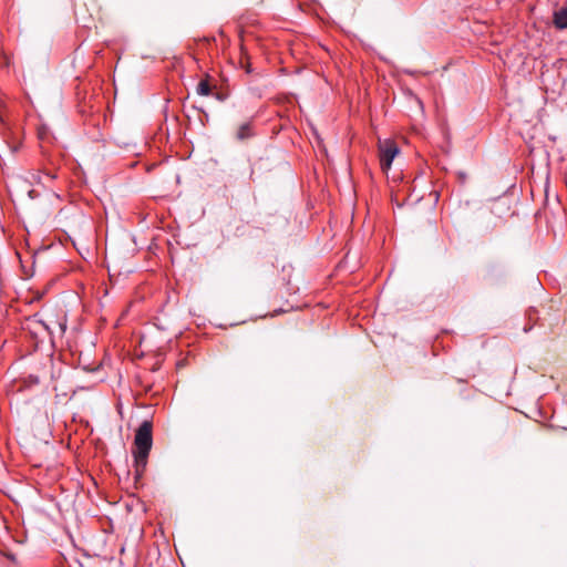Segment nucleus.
<instances>
[{
	"instance_id": "1",
	"label": "nucleus",
	"mask_w": 567,
	"mask_h": 567,
	"mask_svg": "<svg viewBox=\"0 0 567 567\" xmlns=\"http://www.w3.org/2000/svg\"><path fill=\"white\" fill-rule=\"evenodd\" d=\"M153 445L152 423L144 421L135 432L134 437V477L137 482L144 474L147 458Z\"/></svg>"
},
{
	"instance_id": "7",
	"label": "nucleus",
	"mask_w": 567,
	"mask_h": 567,
	"mask_svg": "<svg viewBox=\"0 0 567 567\" xmlns=\"http://www.w3.org/2000/svg\"><path fill=\"white\" fill-rule=\"evenodd\" d=\"M45 177L52 181L55 178V175L51 173H45Z\"/></svg>"
},
{
	"instance_id": "2",
	"label": "nucleus",
	"mask_w": 567,
	"mask_h": 567,
	"mask_svg": "<svg viewBox=\"0 0 567 567\" xmlns=\"http://www.w3.org/2000/svg\"><path fill=\"white\" fill-rule=\"evenodd\" d=\"M58 327L59 332L63 334L66 331V319L62 321L43 320L40 313H34L25 319L24 329L29 330L34 337H39L42 332L48 334L54 333V327Z\"/></svg>"
},
{
	"instance_id": "4",
	"label": "nucleus",
	"mask_w": 567,
	"mask_h": 567,
	"mask_svg": "<svg viewBox=\"0 0 567 567\" xmlns=\"http://www.w3.org/2000/svg\"><path fill=\"white\" fill-rule=\"evenodd\" d=\"M251 136H254L251 122H245L240 124L236 132V138L238 141H245Z\"/></svg>"
},
{
	"instance_id": "5",
	"label": "nucleus",
	"mask_w": 567,
	"mask_h": 567,
	"mask_svg": "<svg viewBox=\"0 0 567 567\" xmlns=\"http://www.w3.org/2000/svg\"><path fill=\"white\" fill-rule=\"evenodd\" d=\"M554 24L557 29H567V8L554 12Z\"/></svg>"
},
{
	"instance_id": "6",
	"label": "nucleus",
	"mask_w": 567,
	"mask_h": 567,
	"mask_svg": "<svg viewBox=\"0 0 567 567\" xmlns=\"http://www.w3.org/2000/svg\"><path fill=\"white\" fill-rule=\"evenodd\" d=\"M196 92L198 95H203V96L209 95L212 93V86L207 79L202 80L197 84Z\"/></svg>"
},
{
	"instance_id": "3",
	"label": "nucleus",
	"mask_w": 567,
	"mask_h": 567,
	"mask_svg": "<svg viewBox=\"0 0 567 567\" xmlns=\"http://www.w3.org/2000/svg\"><path fill=\"white\" fill-rule=\"evenodd\" d=\"M399 153L400 148L394 141L384 140L379 142L380 165L384 172L390 169L393 159Z\"/></svg>"
}]
</instances>
